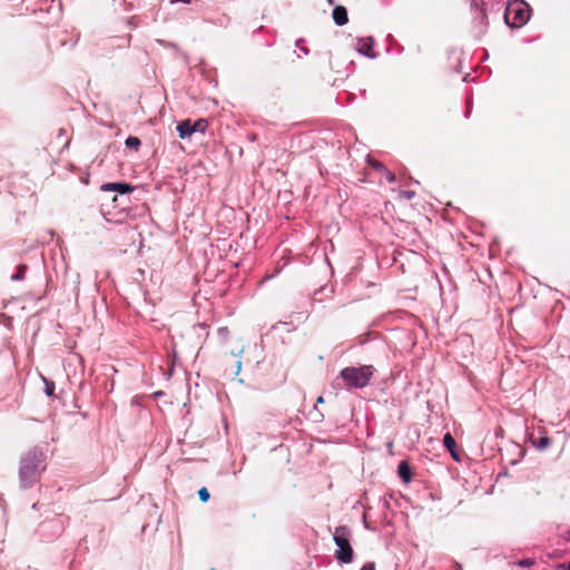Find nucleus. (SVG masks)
<instances>
[{"instance_id":"20","label":"nucleus","mask_w":570,"mask_h":570,"mask_svg":"<svg viewBox=\"0 0 570 570\" xmlns=\"http://www.w3.org/2000/svg\"><path fill=\"white\" fill-rule=\"evenodd\" d=\"M560 568H562L563 570H570V562L567 564H560Z\"/></svg>"},{"instance_id":"18","label":"nucleus","mask_w":570,"mask_h":570,"mask_svg":"<svg viewBox=\"0 0 570 570\" xmlns=\"http://www.w3.org/2000/svg\"><path fill=\"white\" fill-rule=\"evenodd\" d=\"M534 563H535V560H534V559H530V558H528V559H522V560H520V561L518 562V564H519L520 567H527V568H528V567H532Z\"/></svg>"},{"instance_id":"22","label":"nucleus","mask_w":570,"mask_h":570,"mask_svg":"<svg viewBox=\"0 0 570 570\" xmlns=\"http://www.w3.org/2000/svg\"><path fill=\"white\" fill-rule=\"evenodd\" d=\"M240 364H242V363H240V361H237V363H236L237 372H236V373H238V372H239V370H240Z\"/></svg>"},{"instance_id":"13","label":"nucleus","mask_w":570,"mask_h":570,"mask_svg":"<svg viewBox=\"0 0 570 570\" xmlns=\"http://www.w3.org/2000/svg\"><path fill=\"white\" fill-rule=\"evenodd\" d=\"M125 144L128 148H134L137 150L141 145V141L139 138L130 136L126 139Z\"/></svg>"},{"instance_id":"3","label":"nucleus","mask_w":570,"mask_h":570,"mask_svg":"<svg viewBox=\"0 0 570 570\" xmlns=\"http://www.w3.org/2000/svg\"><path fill=\"white\" fill-rule=\"evenodd\" d=\"M352 532L346 525L335 528L333 539L337 546L335 558L342 563H351L353 561V548L351 546Z\"/></svg>"},{"instance_id":"1","label":"nucleus","mask_w":570,"mask_h":570,"mask_svg":"<svg viewBox=\"0 0 570 570\" xmlns=\"http://www.w3.org/2000/svg\"><path fill=\"white\" fill-rule=\"evenodd\" d=\"M46 453L39 449H30L20 461L19 479L23 488H30L39 481L46 469Z\"/></svg>"},{"instance_id":"16","label":"nucleus","mask_w":570,"mask_h":570,"mask_svg":"<svg viewBox=\"0 0 570 570\" xmlns=\"http://www.w3.org/2000/svg\"><path fill=\"white\" fill-rule=\"evenodd\" d=\"M198 497H199L200 501L207 502L209 500L210 495H209V492H208V490L206 488H202L198 491Z\"/></svg>"},{"instance_id":"7","label":"nucleus","mask_w":570,"mask_h":570,"mask_svg":"<svg viewBox=\"0 0 570 570\" xmlns=\"http://www.w3.org/2000/svg\"><path fill=\"white\" fill-rule=\"evenodd\" d=\"M357 50L361 53H363L370 58L375 57V53L373 51V39L372 38L360 39Z\"/></svg>"},{"instance_id":"10","label":"nucleus","mask_w":570,"mask_h":570,"mask_svg":"<svg viewBox=\"0 0 570 570\" xmlns=\"http://www.w3.org/2000/svg\"><path fill=\"white\" fill-rule=\"evenodd\" d=\"M443 444L444 446L450 451L452 458L454 460H459V454L456 452V442L454 440V438L450 434V433H446L443 438Z\"/></svg>"},{"instance_id":"4","label":"nucleus","mask_w":570,"mask_h":570,"mask_svg":"<svg viewBox=\"0 0 570 570\" xmlns=\"http://www.w3.org/2000/svg\"><path fill=\"white\" fill-rule=\"evenodd\" d=\"M530 18V9L523 1L510 2L504 12L505 23L511 28H520Z\"/></svg>"},{"instance_id":"15","label":"nucleus","mask_w":570,"mask_h":570,"mask_svg":"<svg viewBox=\"0 0 570 570\" xmlns=\"http://www.w3.org/2000/svg\"><path fill=\"white\" fill-rule=\"evenodd\" d=\"M45 383H46V389H45V392L48 396H52L53 393H55V383L52 381H48V380H45Z\"/></svg>"},{"instance_id":"14","label":"nucleus","mask_w":570,"mask_h":570,"mask_svg":"<svg viewBox=\"0 0 570 570\" xmlns=\"http://www.w3.org/2000/svg\"><path fill=\"white\" fill-rule=\"evenodd\" d=\"M27 271V265H19L18 272L12 275V281H21L24 277V272Z\"/></svg>"},{"instance_id":"8","label":"nucleus","mask_w":570,"mask_h":570,"mask_svg":"<svg viewBox=\"0 0 570 570\" xmlns=\"http://www.w3.org/2000/svg\"><path fill=\"white\" fill-rule=\"evenodd\" d=\"M333 19L337 26H344L347 23V10L343 6H336L333 10Z\"/></svg>"},{"instance_id":"9","label":"nucleus","mask_w":570,"mask_h":570,"mask_svg":"<svg viewBox=\"0 0 570 570\" xmlns=\"http://www.w3.org/2000/svg\"><path fill=\"white\" fill-rule=\"evenodd\" d=\"M102 190H116L120 194H126L132 190V187L127 183H108L102 185Z\"/></svg>"},{"instance_id":"17","label":"nucleus","mask_w":570,"mask_h":570,"mask_svg":"<svg viewBox=\"0 0 570 570\" xmlns=\"http://www.w3.org/2000/svg\"><path fill=\"white\" fill-rule=\"evenodd\" d=\"M415 196V191L413 190H402L400 191V197L404 199H412Z\"/></svg>"},{"instance_id":"12","label":"nucleus","mask_w":570,"mask_h":570,"mask_svg":"<svg viewBox=\"0 0 570 570\" xmlns=\"http://www.w3.org/2000/svg\"><path fill=\"white\" fill-rule=\"evenodd\" d=\"M533 445L539 450H546L551 444V439L549 436H540L539 439L532 440Z\"/></svg>"},{"instance_id":"2","label":"nucleus","mask_w":570,"mask_h":570,"mask_svg":"<svg viewBox=\"0 0 570 570\" xmlns=\"http://www.w3.org/2000/svg\"><path fill=\"white\" fill-rule=\"evenodd\" d=\"M373 374L372 365L347 366L340 372V377L346 389H363L370 383Z\"/></svg>"},{"instance_id":"11","label":"nucleus","mask_w":570,"mask_h":570,"mask_svg":"<svg viewBox=\"0 0 570 570\" xmlns=\"http://www.w3.org/2000/svg\"><path fill=\"white\" fill-rule=\"evenodd\" d=\"M397 473H399V476L406 483L410 482L412 479L411 468L406 461L400 462L399 468H397Z\"/></svg>"},{"instance_id":"19","label":"nucleus","mask_w":570,"mask_h":570,"mask_svg":"<svg viewBox=\"0 0 570 570\" xmlns=\"http://www.w3.org/2000/svg\"><path fill=\"white\" fill-rule=\"evenodd\" d=\"M360 570H375V563L374 562H367Z\"/></svg>"},{"instance_id":"5","label":"nucleus","mask_w":570,"mask_h":570,"mask_svg":"<svg viewBox=\"0 0 570 570\" xmlns=\"http://www.w3.org/2000/svg\"><path fill=\"white\" fill-rule=\"evenodd\" d=\"M208 128V120L199 118L196 121L190 119L183 120L177 125V131L181 139L189 138L195 132L204 134Z\"/></svg>"},{"instance_id":"6","label":"nucleus","mask_w":570,"mask_h":570,"mask_svg":"<svg viewBox=\"0 0 570 570\" xmlns=\"http://www.w3.org/2000/svg\"><path fill=\"white\" fill-rule=\"evenodd\" d=\"M368 164L372 168L382 173L389 183L395 181V179H396L395 175L391 170H389L382 163H380L379 160H375V159H368Z\"/></svg>"},{"instance_id":"23","label":"nucleus","mask_w":570,"mask_h":570,"mask_svg":"<svg viewBox=\"0 0 570 570\" xmlns=\"http://www.w3.org/2000/svg\"><path fill=\"white\" fill-rule=\"evenodd\" d=\"M330 3H334V0H327Z\"/></svg>"},{"instance_id":"21","label":"nucleus","mask_w":570,"mask_h":570,"mask_svg":"<svg viewBox=\"0 0 570 570\" xmlns=\"http://www.w3.org/2000/svg\"><path fill=\"white\" fill-rule=\"evenodd\" d=\"M316 403H324V397L323 396H318L317 400H316Z\"/></svg>"}]
</instances>
